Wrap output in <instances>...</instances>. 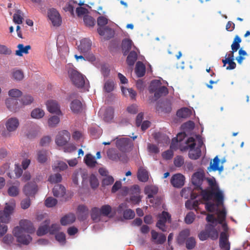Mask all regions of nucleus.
Segmentation results:
<instances>
[{
	"label": "nucleus",
	"instance_id": "f257e3e1",
	"mask_svg": "<svg viewBox=\"0 0 250 250\" xmlns=\"http://www.w3.org/2000/svg\"><path fill=\"white\" fill-rule=\"evenodd\" d=\"M35 231L33 223L28 220L23 219L19 222V226L14 228L12 232L18 243L27 245L32 239L29 234L34 233Z\"/></svg>",
	"mask_w": 250,
	"mask_h": 250
},
{
	"label": "nucleus",
	"instance_id": "f03ea898",
	"mask_svg": "<svg viewBox=\"0 0 250 250\" xmlns=\"http://www.w3.org/2000/svg\"><path fill=\"white\" fill-rule=\"evenodd\" d=\"M199 190H201V194L204 201H208L214 197L218 205L223 204L224 196L222 192L219 190L218 188H216V190L211 189H203V188L202 189Z\"/></svg>",
	"mask_w": 250,
	"mask_h": 250
},
{
	"label": "nucleus",
	"instance_id": "7ed1b4c3",
	"mask_svg": "<svg viewBox=\"0 0 250 250\" xmlns=\"http://www.w3.org/2000/svg\"><path fill=\"white\" fill-rule=\"evenodd\" d=\"M186 149H189V157L193 160H197L201 156V150L199 147H195L196 145L195 139L192 137L188 138L186 141Z\"/></svg>",
	"mask_w": 250,
	"mask_h": 250
},
{
	"label": "nucleus",
	"instance_id": "20e7f679",
	"mask_svg": "<svg viewBox=\"0 0 250 250\" xmlns=\"http://www.w3.org/2000/svg\"><path fill=\"white\" fill-rule=\"evenodd\" d=\"M69 77L73 84L77 87H83L85 83L84 77L76 70L71 69L68 71Z\"/></svg>",
	"mask_w": 250,
	"mask_h": 250
},
{
	"label": "nucleus",
	"instance_id": "39448f33",
	"mask_svg": "<svg viewBox=\"0 0 250 250\" xmlns=\"http://www.w3.org/2000/svg\"><path fill=\"white\" fill-rule=\"evenodd\" d=\"M108 23V19L104 17L100 16L97 19V24L99 27L97 29V31L99 35L101 36H104L105 33H109L110 35H113V31L110 27L108 26L104 27V26Z\"/></svg>",
	"mask_w": 250,
	"mask_h": 250
},
{
	"label": "nucleus",
	"instance_id": "423d86ee",
	"mask_svg": "<svg viewBox=\"0 0 250 250\" xmlns=\"http://www.w3.org/2000/svg\"><path fill=\"white\" fill-rule=\"evenodd\" d=\"M158 218L159 220L156 223V227L162 231H166V222L170 223L171 221L170 214L167 211H163L161 214L158 215Z\"/></svg>",
	"mask_w": 250,
	"mask_h": 250
},
{
	"label": "nucleus",
	"instance_id": "0eeeda50",
	"mask_svg": "<svg viewBox=\"0 0 250 250\" xmlns=\"http://www.w3.org/2000/svg\"><path fill=\"white\" fill-rule=\"evenodd\" d=\"M205 174L203 171H197L194 173L191 178L192 183L195 186V189L199 190L202 189L203 182L205 180Z\"/></svg>",
	"mask_w": 250,
	"mask_h": 250
},
{
	"label": "nucleus",
	"instance_id": "6e6552de",
	"mask_svg": "<svg viewBox=\"0 0 250 250\" xmlns=\"http://www.w3.org/2000/svg\"><path fill=\"white\" fill-rule=\"evenodd\" d=\"M48 17L54 26H59L62 22L59 13L55 9H50L48 12Z\"/></svg>",
	"mask_w": 250,
	"mask_h": 250
},
{
	"label": "nucleus",
	"instance_id": "1a4fd4ad",
	"mask_svg": "<svg viewBox=\"0 0 250 250\" xmlns=\"http://www.w3.org/2000/svg\"><path fill=\"white\" fill-rule=\"evenodd\" d=\"M70 138V134L68 131L63 130L60 132L56 138V143L58 146H63L67 144Z\"/></svg>",
	"mask_w": 250,
	"mask_h": 250
},
{
	"label": "nucleus",
	"instance_id": "9d476101",
	"mask_svg": "<svg viewBox=\"0 0 250 250\" xmlns=\"http://www.w3.org/2000/svg\"><path fill=\"white\" fill-rule=\"evenodd\" d=\"M116 146L121 151L125 152L132 146V143L128 138H121L116 141Z\"/></svg>",
	"mask_w": 250,
	"mask_h": 250
},
{
	"label": "nucleus",
	"instance_id": "9b49d317",
	"mask_svg": "<svg viewBox=\"0 0 250 250\" xmlns=\"http://www.w3.org/2000/svg\"><path fill=\"white\" fill-rule=\"evenodd\" d=\"M48 111L58 115H62V113L60 110V106L58 103L55 100H48L46 104Z\"/></svg>",
	"mask_w": 250,
	"mask_h": 250
},
{
	"label": "nucleus",
	"instance_id": "f8f14e48",
	"mask_svg": "<svg viewBox=\"0 0 250 250\" xmlns=\"http://www.w3.org/2000/svg\"><path fill=\"white\" fill-rule=\"evenodd\" d=\"M185 178L180 173L173 175L171 179L170 183L175 188H180L184 186Z\"/></svg>",
	"mask_w": 250,
	"mask_h": 250
},
{
	"label": "nucleus",
	"instance_id": "ddd939ff",
	"mask_svg": "<svg viewBox=\"0 0 250 250\" xmlns=\"http://www.w3.org/2000/svg\"><path fill=\"white\" fill-rule=\"evenodd\" d=\"M219 246L221 249L230 250V244L229 242V235L227 232L222 231L220 233Z\"/></svg>",
	"mask_w": 250,
	"mask_h": 250
},
{
	"label": "nucleus",
	"instance_id": "4468645a",
	"mask_svg": "<svg viewBox=\"0 0 250 250\" xmlns=\"http://www.w3.org/2000/svg\"><path fill=\"white\" fill-rule=\"evenodd\" d=\"M92 42L88 39L84 38L81 41L80 44L78 46V50L83 54L91 51Z\"/></svg>",
	"mask_w": 250,
	"mask_h": 250
},
{
	"label": "nucleus",
	"instance_id": "2eb2a0df",
	"mask_svg": "<svg viewBox=\"0 0 250 250\" xmlns=\"http://www.w3.org/2000/svg\"><path fill=\"white\" fill-rule=\"evenodd\" d=\"M19 125V122L16 118H10L6 122L5 126L9 132L14 131Z\"/></svg>",
	"mask_w": 250,
	"mask_h": 250
},
{
	"label": "nucleus",
	"instance_id": "dca6fc26",
	"mask_svg": "<svg viewBox=\"0 0 250 250\" xmlns=\"http://www.w3.org/2000/svg\"><path fill=\"white\" fill-rule=\"evenodd\" d=\"M23 190L26 196L34 195L37 191V186L35 183H28L24 186Z\"/></svg>",
	"mask_w": 250,
	"mask_h": 250
},
{
	"label": "nucleus",
	"instance_id": "f3484780",
	"mask_svg": "<svg viewBox=\"0 0 250 250\" xmlns=\"http://www.w3.org/2000/svg\"><path fill=\"white\" fill-rule=\"evenodd\" d=\"M20 182L18 181H15L13 184L9 186L7 189V193L10 197L17 196L20 192Z\"/></svg>",
	"mask_w": 250,
	"mask_h": 250
},
{
	"label": "nucleus",
	"instance_id": "a211bd4d",
	"mask_svg": "<svg viewBox=\"0 0 250 250\" xmlns=\"http://www.w3.org/2000/svg\"><path fill=\"white\" fill-rule=\"evenodd\" d=\"M131 190L136 195H132L130 197V201L134 204H139L141 201V197L139 196L140 192L139 187L138 185H134L132 187Z\"/></svg>",
	"mask_w": 250,
	"mask_h": 250
},
{
	"label": "nucleus",
	"instance_id": "6ab92c4d",
	"mask_svg": "<svg viewBox=\"0 0 250 250\" xmlns=\"http://www.w3.org/2000/svg\"><path fill=\"white\" fill-rule=\"evenodd\" d=\"M78 219L80 221H83L87 218L88 216V209L84 205H80L78 207Z\"/></svg>",
	"mask_w": 250,
	"mask_h": 250
},
{
	"label": "nucleus",
	"instance_id": "aec40b11",
	"mask_svg": "<svg viewBox=\"0 0 250 250\" xmlns=\"http://www.w3.org/2000/svg\"><path fill=\"white\" fill-rule=\"evenodd\" d=\"M133 42L129 39H125L122 42V49L123 55L124 56L127 55L129 51L130 50Z\"/></svg>",
	"mask_w": 250,
	"mask_h": 250
},
{
	"label": "nucleus",
	"instance_id": "412c9836",
	"mask_svg": "<svg viewBox=\"0 0 250 250\" xmlns=\"http://www.w3.org/2000/svg\"><path fill=\"white\" fill-rule=\"evenodd\" d=\"M50 224V221L49 220H45L39 228L37 231V234L38 236H42L48 232L49 225Z\"/></svg>",
	"mask_w": 250,
	"mask_h": 250
},
{
	"label": "nucleus",
	"instance_id": "4be33fe9",
	"mask_svg": "<svg viewBox=\"0 0 250 250\" xmlns=\"http://www.w3.org/2000/svg\"><path fill=\"white\" fill-rule=\"evenodd\" d=\"M206 230L208 231L209 237L211 239L216 240L218 238V233L212 224L206 225Z\"/></svg>",
	"mask_w": 250,
	"mask_h": 250
},
{
	"label": "nucleus",
	"instance_id": "5701e85b",
	"mask_svg": "<svg viewBox=\"0 0 250 250\" xmlns=\"http://www.w3.org/2000/svg\"><path fill=\"white\" fill-rule=\"evenodd\" d=\"M75 220V215L73 213H69L62 217L60 220V222L62 226H66L73 223Z\"/></svg>",
	"mask_w": 250,
	"mask_h": 250
},
{
	"label": "nucleus",
	"instance_id": "b1692460",
	"mask_svg": "<svg viewBox=\"0 0 250 250\" xmlns=\"http://www.w3.org/2000/svg\"><path fill=\"white\" fill-rule=\"evenodd\" d=\"M53 193L56 197H62L65 194V188L62 185H56L53 189Z\"/></svg>",
	"mask_w": 250,
	"mask_h": 250
},
{
	"label": "nucleus",
	"instance_id": "393cba45",
	"mask_svg": "<svg viewBox=\"0 0 250 250\" xmlns=\"http://www.w3.org/2000/svg\"><path fill=\"white\" fill-rule=\"evenodd\" d=\"M18 103L16 99L8 98L5 101V104L7 107L12 111H16L18 108L17 105Z\"/></svg>",
	"mask_w": 250,
	"mask_h": 250
},
{
	"label": "nucleus",
	"instance_id": "a878e982",
	"mask_svg": "<svg viewBox=\"0 0 250 250\" xmlns=\"http://www.w3.org/2000/svg\"><path fill=\"white\" fill-rule=\"evenodd\" d=\"M17 48L18 49L16 51V55L18 56H22L23 54H27L28 51L31 49V47L30 45L24 46L23 44H19Z\"/></svg>",
	"mask_w": 250,
	"mask_h": 250
},
{
	"label": "nucleus",
	"instance_id": "bb28decb",
	"mask_svg": "<svg viewBox=\"0 0 250 250\" xmlns=\"http://www.w3.org/2000/svg\"><path fill=\"white\" fill-rule=\"evenodd\" d=\"M70 108L74 113L80 112L83 110L82 104L80 101L75 100L71 102Z\"/></svg>",
	"mask_w": 250,
	"mask_h": 250
},
{
	"label": "nucleus",
	"instance_id": "cd10ccee",
	"mask_svg": "<svg viewBox=\"0 0 250 250\" xmlns=\"http://www.w3.org/2000/svg\"><path fill=\"white\" fill-rule=\"evenodd\" d=\"M137 177L138 180L141 182H146L148 179L147 171L143 167H140L138 171Z\"/></svg>",
	"mask_w": 250,
	"mask_h": 250
},
{
	"label": "nucleus",
	"instance_id": "c85d7f7f",
	"mask_svg": "<svg viewBox=\"0 0 250 250\" xmlns=\"http://www.w3.org/2000/svg\"><path fill=\"white\" fill-rule=\"evenodd\" d=\"M135 72L138 77L144 76L146 73V67L143 62H138L136 65Z\"/></svg>",
	"mask_w": 250,
	"mask_h": 250
},
{
	"label": "nucleus",
	"instance_id": "c756f323",
	"mask_svg": "<svg viewBox=\"0 0 250 250\" xmlns=\"http://www.w3.org/2000/svg\"><path fill=\"white\" fill-rule=\"evenodd\" d=\"M192 113L191 110L188 107H184L179 109L177 112V116L180 118H187Z\"/></svg>",
	"mask_w": 250,
	"mask_h": 250
},
{
	"label": "nucleus",
	"instance_id": "7c9ffc66",
	"mask_svg": "<svg viewBox=\"0 0 250 250\" xmlns=\"http://www.w3.org/2000/svg\"><path fill=\"white\" fill-rule=\"evenodd\" d=\"M181 196L187 198L189 195H190L191 199H195L197 196V194L194 193L190 188H184L181 192Z\"/></svg>",
	"mask_w": 250,
	"mask_h": 250
},
{
	"label": "nucleus",
	"instance_id": "2f4dec72",
	"mask_svg": "<svg viewBox=\"0 0 250 250\" xmlns=\"http://www.w3.org/2000/svg\"><path fill=\"white\" fill-rule=\"evenodd\" d=\"M107 155L109 159L114 161L120 160L121 157V154L114 149H109L107 152Z\"/></svg>",
	"mask_w": 250,
	"mask_h": 250
},
{
	"label": "nucleus",
	"instance_id": "473e14b6",
	"mask_svg": "<svg viewBox=\"0 0 250 250\" xmlns=\"http://www.w3.org/2000/svg\"><path fill=\"white\" fill-rule=\"evenodd\" d=\"M24 18L23 13L20 10H17L13 17V21L15 24H21L22 23Z\"/></svg>",
	"mask_w": 250,
	"mask_h": 250
},
{
	"label": "nucleus",
	"instance_id": "72a5a7b5",
	"mask_svg": "<svg viewBox=\"0 0 250 250\" xmlns=\"http://www.w3.org/2000/svg\"><path fill=\"white\" fill-rule=\"evenodd\" d=\"M137 59V54L136 51H132L129 53L126 59V62L129 66H133Z\"/></svg>",
	"mask_w": 250,
	"mask_h": 250
},
{
	"label": "nucleus",
	"instance_id": "f704fd0d",
	"mask_svg": "<svg viewBox=\"0 0 250 250\" xmlns=\"http://www.w3.org/2000/svg\"><path fill=\"white\" fill-rule=\"evenodd\" d=\"M84 161L86 165L91 167H94L97 163L95 158L90 154H86L85 156Z\"/></svg>",
	"mask_w": 250,
	"mask_h": 250
},
{
	"label": "nucleus",
	"instance_id": "c9c22d12",
	"mask_svg": "<svg viewBox=\"0 0 250 250\" xmlns=\"http://www.w3.org/2000/svg\"><path fill=\"white\" fill-rule=\"evenodd\" d=\"M47 159V152L45 150H41L37 152V160L40 163H45Z\"/></svg>",
	"mask_w": 250,
	"mask_h": 250
},
{
	"label": "nucleus",
	"instance_id": "e433bc0d",
	"mask_svg": "<svg viewBox=\"0 0 250 250\" xmlns=\"http://www.w3.org/2000/svg\"><path fill=\"white\" fill-rule=\"evenodd\" d=\"M168 89L165 86H161L158 88L154 93V97L158 99L163 95H166L168 94Z\"/></svg>",
	"mask_w": 250,
	"mask_h": 250
},
{
	"label": "nucleus",
	"instance_id": "4c0bfd02",
	"mask_svg": "<svg viewBox=\"0 0 250 250\" xmlns=\"http://www.w3.org/2000/svg\"><path fill=\"white\" fill-rule=\"evenodd\" d=\"M101 211L100 208L94 207L91 209V217L94 222H98L100 219Z\"/></svg>",
	"mask_w": 250,
	"mask_h": 250
},
{
	"label": "nucleus",
	"instance_id": "58836bf2",
	"mask_svg": "<svg viewBox=\"0 0 250 250\" xmlns=\"http://www.w3.org/2000/svg\"><path fill=\"white\" fill-rule=\"evenodd\" d=\"M220 163V160L218 158V156H216L213 159V163L210 162V167L213 171L218 170L219 171H222L223 169L222 166L219 167V165Z\"/></svg>",
	"mask_w": 250,
	"mask_h": 250
},
{
	"label": "nucleus",
	"instance_id": "ea45409f",
	"mask_svg": "<svg viewBox=\"0 0 250 250\" xmlns=\"http://www.w3.org/2000/svg\"><path fill=\"white\" fill-rule=\"evenodd\" d=\"M161 82L160 80H153L150 83L149 86V92L150 93H154L156 90L161 86Z\"/></svg>",
	"mask_w": 250,
	"mask_h": 250
},
{
	"label": "nucleus",
	"instance_id": "a19ab883",
	"mask_svg": "<svg viewBox=\"0 0 250 250\" xmlns=\"http://www.w3.org/2000/svg\"><path fill=\"white\" fill-rule=\"evenodd\" d=\"M44 112L43 110L40 108L34 109L31 113V116L35 119H40L43 117Z\"/></svg>",
	"mask_w": 250,
	"mask_h": 250
},
{
	"label": "nucleus",
	"instance_id": "79ce46f5",
	"mask_svg": "<svg viewBox=\"0 0 250 250\" xmlns=\"http://www.w3.org/2000/svg\"><path fill=\"white\" fill-rule=\"evenodd\" d=\"M154 137L159 143H167L169 140L167 135L160 132L156 133Z\"/></svg>",
	"mask_w": 250,
	"mask_h": 250
},
{
	"label": "nucleus",
	"instance_id": "37998d69",
	"mask_svg": "<svg viewBox=\"0 0 250 250\" xmlns=\"http://www.w3.org/2000/svg\"><path fill=\"white\" fill-rule=\"evenodd\" d=\"M241 42V38L238 35H236L235 37L233 42L231 45L232 50L236 52L240 48V43Z\"/></svg>",
	"mask_w": 250,
	"mask_h": 250
},
{
	"label": "nucleus",
	"instance_id": "c03bdc74",
	"mask_svg": "<svg viewBox=\"0 0 250 250\" xmlns=\"http://www.w3.org/2000/svg\"><path fill=\"white\" fill-rule=\"evenodd\" d=\"M101 214L104 216H107L111 212L112 208L108 205L102 206L100 208Z\"/></svg>",
	"mask_w": 250,
	"mask_h": 250
},
{
	"label": "nucleus",
	"instance_id": "a18cd8bd",
	"mask_svg": "<svg viewBox=\"0 0 250 250\" xmlns=\"http://www.w3.org/2000/svg\"><path fill=\"white\" fill-rule=\"evenodd\" d=\"M122 91L124 95L126 96L127 93L132 99L135 98L136 92L132 88H126L124 87H122Z\"/></svg>",
	"mask_w": 250,
	"mask_h": 250
},
{
	"label": "nucleus",
	"instance_id": "49530a36",
	"mask_svg": "<svg viewBox=\"0 0 250 250\" xmlns=\"http://www.w3.org/2000/svg\"><path fill=\"white\" fill-rule=\"evenodd\" d=\"M62 180V175L59 173L51 175L48 178V181L51 183H57Z\"/></svg>",
	"mask_w": 250,
	"mask_h": 250
},
{
	"label": "nucleus",
	"instance_id": "de8ad7c7",
	"mask_svg": "<svg viewBox=\"0 0 250 250\" xmlns=\"http://www.w3.org/2000/svg\"><path fill=\"white\" fill-rule=\"evenodd\" d=\"M60 121V118L58 116H53L48 119V125L51 127H55L59 123Z\"/></svg>",
	"mask_w": 250,
	"mask_h": 250
},
{
	"label": "nucleus",
	"instance_id": "09e8293b",
	"mask_svg": "<svg viewBox=\"0 0 250 250\" xmlns=\"http://www.w3.org/2000/svg\"><path fill=\"white\" fill-rule=\"evenodd\" d=\"M83 21L86 26H93L95 24L94 19L90 16L84 15L83 17Z\"/></svg>",
	"mask_w": 250,
	"mask_h": 250
},
{
	"label": "nucleus",
	"instance_id": "8fccbe9b",
	"mask_svg": "<svg viewBox=\"0 0 250 250\" xmlns=\"http://www.w3.org/2000/svg\"><path fill=\"white\" fill-rule=\"evenodd\" d=\"M158 189L157 187L150 186L146 188V191L148 194L149 198L153 197L154 194L157 193Z\"/></svg>",
	"mask_w": 250,
	"mask_h": 250
},
{
	"label": "nucleus",
	"instance_id": "3c124183",
	"mask_svg": "<svg viewBox=\"0 0 250 250\" xmlns=\"http://www.w3.org/2000/svg\"><path fill=\"white\" fill-rule=\"evenodd\" d=\"M57 199L52 197H49L46 199L45 200V205L48 208H51L55 206L57 204Z\"/></svg>",
	"mask_w": 250,
	"mask_h": 250
},
{
	"label": "nucleus",
	"instance_id": "603ef678",
	"mask_svg": "<svg viewBox=\"0 0 250 250\" xmlns=\"http://www.w3.org/2000/svg\"><path fill=\"white\" fill-rule=\"evenodd\" d=\"M113 118V110L110 108H108L105 113L104 119L106 122L111 121Z\"/></svg>",
	"mask_w": 250,
	"mask_h": 250
},
{
	"label": "nucleus",
	"instance_id": "864d4df0",
	"mask_svg": "<svg viewBox=\"0 0 250 250\" xmlns=\"http://www.w3.org/2000/svg\"><path fill=\"white\" fill-rule=\"evenodd\" d=\"M123 216L125 219H131L134 217L135 212L131 209H127L124 211Z\"/></svg>",
	"mask_w": 250,
	"mask_h": 250
},
{
	"label": "nucleus",
	"instance_id": "5fc2aeb1",
	"mask_svg": "<svg viewBox=\"0 0 250 250\" xmlns=\"http://www.w3.org/2000/svg\"><path fill=\"white\" fill-rule=\"evenodd\" d=\"M55 238L57 241L62 244L65 243V235L63 232H58L55 235Z\"/></svg>",
	"mask_w": 250,
	"mask_h": 250
},
{
	"label": "nucleus",
	"instance_id": "6e6d98bb",
	"mask_svg": "<svg viewBox=\"0 0 250 250\" xmlns=\"http://www.w3.org/2000/svg\"><path fill=\"white\" fill-rule=\"evenodd\" d=\"M195 218V215L193 212H188L185 218V221L187 224H191Z\"/></svg>",
	"mask_w": 250,
	"mask_h": 250
},
{
	"label": "nucleus",
	"instance_id": "4d7b16f0",
	"mask_svg": "<svg viewBox=\"0 0 250 250\" xmlns=\"http://www.w3.org/2000/svg\"><path fill=\"white\" fill-rule=\"evenodd\" d=\"M90 184L92 188H96L99 186V181L97 177L93 174L90 176Z\"/></svg>",
	"mask_w": 250,
	"mask_h": 250
},
{
	"label": "nucleus",
	"instance_id": "13d9d810",
	"mask_svg": "<svg viewBox=\"0 0 250 250\" xmlns=\"http://www.w3.org/2000/svg\"><path fill=\"white\" fill-rule=\"evenodd\" d=\"M13 78L17 81H21L23 78V73L21 70H17L13 71L12 74Z\"/></svg>",
	"mask_w": 250,
	"mask_h": 250
},
{
	"label": "nucleus",
	"instance_id": "bf43d9fd",
	"mask_svg": "<svg viewBox=\"0 0 250 250\" xmlns=\"http://www.w3.org/2000/svg\"><path fill=\"white\" fill-rule=\"evenodd\" d=\"M8 95L13 98H18L21 96L22 92L18 89H12L9 91Z\"/></svg>",
	"mask_w": 250,
	"mask_h": 250
},
{
	"label": "nucleus",
	"instance_id": "052dcab7",
	"mask_svg": "<svg viewBox=\"0 0 250 250\" xmlns=\"http://www.w3.org/2000/svg\"><path fill=\"white\" fill-rule=\"evenodd\" d=\"M114 83L113 81H107L104 85V89L107 92H110L114 89Z\"/></svg>",
	"mask_w": 250,
	"mask_h": 250
},
{
	"label": "nucleus",
	"instance_id": "680f3d73",
	"mask_svg": "<svg viewBox=\"0 0 250 250\" xmlns=\"http://www.w3.org/2000/svg\"><path fill=\"white\" fill-rule=\"evenodd\" d=\"M10 219V217L6 214L5 212L0 210V222L3 223H8Z\"/></svg>",
	"mask_w": 250,
	"mask_h": 250
},
{
	"label": "nucleus",
	"instance_id": "e2e57ef3",
	"mask_svg": "<svg viewBox=\"0 0 250 250\" xmlns=\"http://www.w3.org/2000/svg\"><path fill=\"white\" fill-rule=\"evenodd\" d=\"M196 245L195 239L193 237H189L186 241V247L188 249L191 250L194 248Z\"/></svg>",
	"mask_w": 250,
	"mask_h": 250
},
{
	"label": "nucleus",
	"instance_id": "0e129e2a",
	"mask_svg": "<svg viewBox=\"0 0 250 250\" xmlns=\"http://www.w3.org/2000/svg\"><path fill=\"white\" fill-rule=\"evenodd\" d=\"M189 235V230L188 229L183 230L180 232L178 236L179 241H184Z\"/></svg>",
	"mask_w": 250,
	"mask_h": 250
},
{
	"label": "nucleus",
	"instance_id": "69168bd1",
	"mask_svg": "<svg viewBox=\"0 0 250 250\" xmlns=\"http://www.w3.org/2000/svg\"><path fill=\"white\" fill-rule=\"evenodd\" d=\"M184 163V159L181 156H176L174 160V164L176 167H181Z\"/></svg>",
	"mask_w": 250,
	"mask_h": 250
},
{
	"label": "nucleus",
	"instance_id": "338daca9",
	"mask_svg": "<svg viewBox=\"0 0 250 250\" xmlns=\"http://www.w3.org/2000/svg\"><path fill=\"white\" fill-rule=\"evenodd\" d=\"M33 98L30 95L24 96L21 98V102L23 105H28L33 102Z\"/></svg>",
	"mask_w": 250,
	"mask_h": 250
},
{
	"label": "nucleus",
	"instance_id": "774afa93",
	"mask_svg": "<svg viewBox=\"0 0 250 250\" xmlns=\"http://www.w3.org/2000/svg\"><path fill=\"white\" fill-rule=\"evenodd\" d=\"M114 181L113 177L111 176H106L103 179L102 184L104 186H108L112 184Z\"/></svg>",
	"mask_w": 250,
	"mask_h": 250
}]
</instances>
